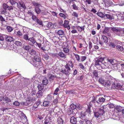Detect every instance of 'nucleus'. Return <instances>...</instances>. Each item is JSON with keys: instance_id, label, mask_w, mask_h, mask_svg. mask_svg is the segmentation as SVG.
<instances>
[{"instance_id": "nucleus-1", "label": "nucleus", "mask_w": 124, "mask_h": 124, "mask_svg": "<svg viewBox=\"0 0 124 124\" xmlns=\"http://www.w3.org/2000/svg\"><path fill=\"white\" fill-rule=\"evenodd\" d=\"M112 82L113 85L112 86V88L114 89L116 88L118 90H124V86H122L120 83V82L118 80H116L115 78H113Z\"/></svg>"}, {"instance_id": "nucleus-2", "label": "nucleus", "mask_w": 124, "mask_h": 124, "mask_svg": "<svg viewBox=\"0 0 124 124\" xmlns=\"http://www.w3.org/2000/svg\"><path fill=\"white\" fill-rule=\"evenodd\" d=\"M3 8L0 9V13L1 14L5 15V16H8V13L7 10L10 11L13 9V7L12 6H9L7 4L4 3L2 5Z\"/></svg>"}, {"instance_id": "nucleus-3", "label": "nucleus", "mask_w": 124, "mask_h": 124, "mask_svg": "<svg viewBox=\"0 0 124 124\" xmlns=\"http://www.w3.org/2000/svg\"><path fill=\"white\" fill-rule=\"evenodd\" d=\"M94 116L96 118H99V119L98 120L99 122L100 123L103 121V119L102 118L101 116H102L103 114V112L101 111L99 109L98 111L94 112Z\"/></svg>"}, {"instance_id": "nucleus-4", "label": "nucleus", "mask_w": 124, "mask_h": 124, "mask_svg": "<svg viewBox=\"0 0 124 124\" xmlns=\"http://www.w3.org/2000/svg\"><path fill=\"white\" fill-rule=\"evenodd\" d=\"M31 64L34 67L38 68H41L43 66V64L42 62L32 61Z\"/></svg>"}, {"instance_id": "nucleus-5", "label": "nucleus", "mask_w": 124, "mask_h": 124, "mask_svg": "<svg viewBox=\"0 0 124 124\" xmlns=\"http://www.w3.org/2000/svg\"><path fill=\"white\" fill-rule=\"evenodd\" d=\"M48 77L49 81L51 82H52L54 80L58 79H59L60 78V77H57L54 74H49L48 75Z\"/></svg>"}, {"instance_id": "nucleus-6", "label": "nucleus", "mask_w": 124, "mask_h": 124, "mask_svg": "<svg viewBox=\"0 0 124 124\" xmlns=\"http://www.w3.org/2000/svg\"><path fill=\"white\" fill-rule=\"evenodd\" d=\"M89 118H86L84 119H81L79 121L78 124H90V121Z\"/></svg>"}, {"instance_id": "nucleus-7", "label": "nucleus", "mask_w": 124, "mask_h": 124, "mask_svg": "<svg viewBox=\"0 0 124 124\" xmlns=\"http://www.w3.org/2000/svg\"><path fill=\"white\" fill-rule=\"evenodd\" d=\"M113 78L111 79L110 80H108L106 82L105 85V86L108 89H109L112 88V86L113 85V83L111 81H112Z\"/></svg>"}, {"instance_id": "nucleus-8", "label": "nucleus", "mask_w": 124, "mask_h": 124, "mask_svg": "<svg viewBox=\"0 0 124 124\" xmlns=\"http://www.w3.org/2000/svg\"><path fill=\"white\" fill-rule=\"evenodd\" d=\"M108 40V38L107 37L104 36H102L101 39L99 40V44L101 45H102L104 43H106L107 42Z\"/></svg>"}, {"instance_id": "nucleus-9", "label": "nucleus", "mask_w": 124, "mask_h": 124, "mask_svg": "<svg viewBox=\"0 0 124 124\" xmlns=\"http://www.w3.org/2000/svg\"><path fill=\"white\" fill-rule=\"evenodd\" d=\"M107 64L105 63H101L98 66H96V67L97 69L101 70V69H105L107 68L108 67L107 66Z\"/></svg>"}, {"instance_id": "nucleus-10", "label": "nucleus", "mask_w": 124, "mask_h": 124, "mask_svg": "<svg viewBox=\"0 0 124 124\" xmlns=\"http://www.w3.org/2000/svg\"><path fill=\"white\" fill-rule=\"evenodd\" d=\"M104 58L100 57L98 58L97 60L95 61V66H99L101 63H102L104 60Z\"/></svg>"}, {"instance_id": "nucleus-11", "label": "nucleus", "mask_w": 124, "mask_h": 124, "mask_svg": "<svg viewBox=\"0 0 124 124\" xmlns=\"http://www.w3.org/2000/svg\"><path fill=\"white\" fill-rule=\"evenodd\" d=\"M38 46L39 48H41V49L43 50L46 51L48 50L49 49V47H47V46H43V43H42L41 44V43H36Z\"/></svg>"}, {"instance_id": "nucleus-12", "label": "nucleus", "mask_w": 124, "mask_h": 124, "mask_svg": "<svg viewBox=\"0 0 124 124\" xmlns=\"http://www.w3.org/2000/svg\"><path fill=\"white\" fill-rule=\"evenodd\" d=\"M52 117L47 116L45 118V121L43 124H51L52 123Z\"/></svg>"}, {"instance_id": "nucleus-13", "label": "nucleus", "mask_w": 124, "mask_h": 124, "mask_svg": "<svg viewBox=\"0 0 124 124\" xmlns=\"http://www.w3.org/2000/svg\"><path fill=\"white\" fill-rule=\"evenodd\" d=\"M65 67L63 68L61 70V72L66 75H68L69 73V71L71 70V69L68 67L65 66Z\"/></svg>"}, {"instance_id": "nucleus-14", "label": "nucleus", "mask_w": 124, "mask_h": 124, "mask_svg": "<svg viewBox=\"0 0 124 124\" xmlns=\"http://www.w3.org/2000/svg\"><path fill=\"white\" fill-rule=\"evenodd\" d=\"M69 21L68 20H65L63 24L64 27L67 28L68 30H69L70 28V25L69 24Z\"/></svg>"}, {"instance_id": "nucleus-15", "label": "nucleus", "mask_w": 124, "mask_h": 124, "mask_svg": "<svg viewBox=\"0 0 124 124\" xmlns=\"http://www.w3.org/2000/svg\"><path fill=\"white\" fill-rule=\"evenodd\" d=\"M41 57L38 55H35L34 56L32 60V61H37V62H42L41 61Z\"/></svg>"}, {"instance_id": "nucleus-16", "label": "nucleus", "mask_w": 124, "mask_h": 124, "mask_svg": "<svg viewBox=\"0 0 124 124\" xmlns=\"http://www.w3.org/2000/svg\"><path fill=\"white\" fill-rule=\"evenodd\" d=\"M66 67L69 68H72L74 66V65L72 62L71 61H68L66 65H65Z\"/></svg>"}, {"instance_id": "nucleus-17", "label": "nucleus", "mask_w": 124, "mask_h": 124, "mask_svg": "<svg viewBox=\"0 0 124 124\" xmlns=\"http://www.w3.org/2000/svg\"><path fill=\"white\" fill-rule=\"evenodd\" d=\"M107 81L110 80L111 79L114 78L112 77L109 75V74L106 73L104 75L103 77Z\"/></svg>"}, {"instance_id": "nucleus-18", "label": "nucleus", "mask_w": 124, "mask_h": 124, "mask_svg": "<svg viewBox=\"0 0 124 124\" xmlns=\"http://www.w3.org/2000/svg\"><path fill=\"white\" fill-rule=\"evenodd\" d=\"M36 100V98L35 97L31 96L28 97L27 99V101L30 102H34Z\"/></svg>"}, {"instance_id": "nucleus-19", "label": "nucleus", "mask_w": 124, "mask_h": 124, "mask_svg": "<svg viewBox=\"0 0 124 124\" xmlns=\"http://www.w3.org/2000/svg\"><path fill=\"white\" fill-rule=\"evenodd\" d=\"M98 72L96 70H94L92 72L93 77H94L95 78H98L99 76H98Z\"/></svg>"}, {"instance_id": "nucleus-20", "label": "nucleus", "mask_w": 124, "mask_h": 124, "mask_svg": "<svg viewBox=\"0 0 124 124\" xmlns=\"http://www.w3.org/2000/svg\"><path fill=\"white\" fill-rule=\"evenodd\" d=\"M43 93L41 90H39L36 93V96L37 97L39 98H41L43 96Z\"/></svg>"}, {"instance_id": "nucleus-21", "label": "nucleus", "mask_w": 124, "mask_h": 124, "mask_svg": "<svg viewBox=\"0 0 124 124\" xmlns=\"http://www.w3.org/2000/svg\"><path fill=\"white\" fill-rule=\"evenodd\" d=\"M71 123L73 124H76L77 123V119L74 116L72 117L70 119Z\"/></svg>"}, {"instance_id": "nucleus-22", "label": "nucleus", "mask_w": 124, "mask_h": 124, "mask_svg": "<svg viewBox=\"0 0 124 124\" xmlns=\"http://www.w3.org/2000/svg\"><path fill=\"white\" fill-rule=\"evenodd\" d=\"M23 48L27 51H29L31 48V46L29 45H26L25 44H23Z\"/></svg>"}, {"instance_id": "nucleus-23", "label": "nucleus", "mask_w": 124, "mask_h": 124, "mask_svg": "<svg viewBox=\"0 0 124 124\" xmlns=\"http://www.w3.org/2000/svg\"><path fill=\"white\" fill-rule=\"evenodd\" d=\"M114 109L116 112H120L122 111V108L121 106H117Z\"/></svg>"}, {"instance_id": "nucleus-24", "label": "nucleus", "mask_w": 124, "mask_h": 124, "mask_svg": "<svg viewBox=\"0 0 124 124\" xmlns=\"http://www.w3.org/2000/svg\"><path fill=\"white\" fill-rule=\"evenodd\" d=\"M86 115V113L85 112L82 111L81 113V116L80 117L81 119H84L86 118H87V117H85Z\"/></svg>"}, {"instance_id": "nucleus-25", "label": "nucleus", "mask_w": 124, "mask_h": 124, "mask_svg": "<svg viewBox=\"0 0 124 124\" xmlns=\"http://www.w3.org/2000/svg\"><path fill=\"white\" fill-rule=\"evenodd\" d=\"M6 40L8 42H11L14 40V39L10 36H7L6 37Z\"/></svg>"}, {"instance_id": "nucleus-26", "label": "nucleus", "mask_w": 124, "mask_h": 124, "mask_svg": "<svg viewBox=\"0 0 124 124\" xmlns=\"http://www.w3.org/2000/svg\"><path fill=\"white\" fill-rule=\"evenodd\" d=\"M121 29L120 28H117L113 27L112 28L111 30L114 32H117L118 33L119 32L120 33V31H121Z\"/></svg>"}, {"instance_id": "nucleus-27", "label": "nucleus", "mask_w": 124, "mask_h": 124, "mask_svg": "<svg viewBox=\"0 0 124 124\" xmlns=\"http://www.w3.org/2000/svg\"><path fill=\"white\" fill-rule=\"evenodd\" d=\"M105 100V99L103 97H100L98 99V101H96V102L98 103H100L101 102H104Z\"/></svg>"}, {"instance_id": "nucleus-28", "label": "nucleus", "mask_w": 124, "mask_h": 124, "mask_svg": "<svg viewBox=\"0 0 124 124\" xmlns=\"http://www.w3.org/2000/svg\"><path fill=\"white\" fill-rule=\"evenodd\" d=\"M29 52L31 55H35L36 54V52L33 49H30L29 51Z\"/></svg>"}, {"instance_id": "nucleus-29", "label": "nucleus", "mask_w": 124, "mask_h": 124, "mask_svg": "<svg viewBox=\"0 0 124 124\" xmlns=\"http://www.w3.org/2000/svg\"><path fill=\"white\" fill-rule=\"evenodd\" d=\"M58 55L60 57L62 58H66V54L62 52H60L58 54Z\"/></svg>"}, {"instance_id": "nucleus-30", "label": "nucleus", "mask_w": 124, "mask_h": 124, "mask_svg": "<svg viewBox=\"0 0 124 124\" xmlns=\"http://www.w3.org/2000/svg\"><path fill=\"white\" fill-rule=\"evenodd\" d=\"M42 83L44 85H46L48 83V80L46 78H43L42 80Z\"/></svg>"}, {"instance_id": "nucleus-31", "label": "nucleus", "mask_w": 124, "mask_h": 124, "mask_svg": "<svg viewBox=\"0 0 124 124\" xmlns=\"http://www.w3.org/2000/svg\"><path fill=\"white\" fill-rule=\"evenodd\" d=\"M57 122L58 124H63L64 121L62 118L59 117L57 119Z\"/></svg>"}, {"instance_id": "nucleus-32", "label": "nucleus", "mask_w": 124, "mask_h": 124, "mask_svg": "<svg viewBox=\"0 0 124 124\" xmlns=\"http://www.w3.org/2000/svg\"><path fill=\"white\" fill-rule=\"evenodd\" d=\"M106 105H104L100 108L99 109L104 113L105 112V110L106 109Z\"/></svg>"}, {"instance_id": "nucleus-33", "label": "nucleus", "mask_w": 124, "mask_h": 124, "mask_svg": "<svg viewBox=\"0 0 124 124\" xmlns=\"http://www.w3.org/2000/svg\"><path fill=\"white\" fill-rule=\"evenodd\" d=\"M50 103L49 101H44L43 103V105L45 107H48L50 105Z\"/></svg>"}, {"instance_id": "nucleus-34", "label": "nucleus", "mask_w": 124, "mask_h": 124, "mask_svg": "<svg viewBox=\"0 0 124 124\" xmlns=\"http://www.w3.org/2000/svg\"><path fill=\"white\" fill-rule=\"evenodd\" d=\"M47 26L50 29H52L53 28L54 26L53 24L51 23H48L47 24Z\"/></svg>"}, {"instance_id": "nucleus-35", "label": "nucleus", "mask_w": 124, "mask_h": 124, "mask_svg": "<svg viewBox=\"0 0 124 124\" xmlns=\"http://www.w3.org/2000/svg\"><path fill=\"white\" fill-rule=\"evenodd\" d=\"M97 14V15L100 16V17L102 18H105V15L103 14L102 13V12H98Z\"/></svg>"}, {"instance_id": "nucleus-36", "label": "nucleus", "mask_w": 124, "mask_h": 124, "mask_svg": "<svg viewBox=\"0 0 124 124\" xmlns=\"http://www.w3.org/2000/svg\"><path fill=\"white\" fill-rule=\"evenodd\" d=\"M72 15L74 17L76 18L77 19H78V13L76 12L75 11L73 12L72 14Z\"/></svg>"}, {"instance_id": "nucleus-37", "label": "nucleus", "mask_w": 124, "mask_h": 124, "mask_svg": "<svg viewBox=\"0 0 124 124\" xmlns=\"http://www.w3.org/2000/svg\"><path fill=\"white\" fill-rule=\"evenodd\" d=\"M19 3L21 7L24 9H25L26 8V7L23 1H19Z\"/></svg>"}, {"instance_id": "nucleus-38", "label": "nucleus", "mask_w": 124, "mask_h": 124, "mask_svg": "<svg viewBox=\"0 0 124 124\" xmlns=\"http://www.w3.org/2000/svg\"><path fill=\"white\" fill-rule=\"evenodd\" d=\"M35 11L38 14H39L41 12V10L39 7H36L35 8Z\"/></svg>"}, {"instance_id": "nucleus-39", "label": "nucleus", "mask_w": 124, "mask_h": 124, "mask_svg": "<svg viewBox=\"0 0 124 124\" xmlns=\"http://www.w3.org/2000/svg\"><path fill=\"white\" fill-rule=\"evenodd\" d=\"M69 48L66 47H64L63 49V51L65 53H69Z\"/></svg>"}, {"instance_id": "nucleus-40", "label": "nucleus", "mask_w": 124, "mask_h": 124, "mask_svg": "<svg viewBox=\"0 0 124 124\" xmlns=\"http://www.w3.org/2000/svg\"><path fill=\"white\" fill-rule=\"evenodd\" d=\"M53 98V96L51 94H49L47 95L46 98L47 100L50 101L52 100Z\"/></svg>"}, {"instance_id": "nucleus-41", "label": "nucleus", "mask_w": 124, "mask_h": 124, "mask_svg": "<svg viewBox=\"0 0 124 124\" xmlns=\"http://www.w3.org/2000/svg\"><path fill=\"white\" fill-rule=\"evenodd\" d=\"M37 87L39 90H41V91L44 88V86L42 84L38 85Z\"/></svg>"}, {"instance_id": "nucleus-42", "label": "nucleus", "mask_w": 124, "mask_h": 124, "mask_svg": "<svg viewBox=\"0 0 124 124\" xmlns=\"http://www.w3.org/2000/svg\"><path fill=\"white\" fill-rule=\"evenodd\" d=\"M28 41H30L33 44H34L36 42L35 39L33 37L29 39Z\"/></svg>"}, {"instance_id": "nucleus-43", "label": "nucleus", "mask_w": 124, "mask_h": 124, "mask_svg": "<svg viewBox=\"0 0 124 124\" xmlns=\"http://www.w3.org/2000/svg\"><path fill=\"white\" fill-rule=\"evenodd\" d=\"M109 45L110 46L112 47L113 48H115V45L114 42L112 40H110L109 41Z\"/></svg>"}, {"instance_id": "nucleus-44", "label": "nucleus", "mask_w": 124, "mask_h": 124, "mask_svg": "<svg viewBox=\"0 0 124 124\" xmlns=\"http://www.w3.org/2000/svg\"><path fill=\"white\" fill-rule=\"evenodd\" d=\"M117 49L120 51H122L124 50V48L122 46L120 45H118L116 46Z\"/></svg>"}, {"instance_id": "nucleus-45", "label": "nucleus", "mask_w": 124, "mask_h": 124, "mask_svg": "<svg viewBox=\"0 0 124 124\" xmlns=\"http://www.w3.org/2000/svg\"><path fill=\"white\" fill-rule=\"evenodd\" d=\"M73 112V110L69 108H68L67 112L69 115H70Z\"/></svg>"}, {"instance_id": "nucleus-46", "label": "nucleus", "mask_w": 124, "mask_h": 124, "mask_svg": "<svg viewBox=\"0 0 124 124\" xmlns=\"http://www.w3.org/2000/svg\"><path fill=\"white\" fill-rule=\"evenodd\" d=\"M58 34L59 35H62L64 34V31L62 30H59L58 31Z\"/></svg>"}, {"instance_id": "nucleus-47", "label": "nucleus", "mask_w": 124, "mask_h": 124, "mask_svg": "<svg viewBox=\"0 0 124 124\" xmlns=\"http://www.w3.org/2000/svg\"><path fill=\"white\" fill-rule=\"evenodd\" d=\"M86 112L89 114L91 113V106L90 105L88 106V108L86 110Z\"/></svg>"}, {"instance_id": "nucleus-48", "label": "nucleus", "mask_w": 124, "mask_h": 124, "mask_svg": "<svg viewBox=\"0 0 124 124\" xmlns=\"http://www.w3.org/2000/svg\"><path fill=\"white\" fill-rule=\"evenodd\" d=\"M73 54L74 55L77 61H79L80 60L79 56L78 54H76L74 53Z\"/></svg>"}, {"instance_id": "nucleus-49", "label": "nucleus", "mask_w": 124, "mask_h": 124, "mask_svg": "<svg viewBox=\"0 0 124 124\" xmlns=\"http://www.w3.org/2000/svg\"><path fill=\"white\" fill-rule=\"evenodd\" d=\"M70 108L73 110L74 109L76 108V105L73 103L71 104L70 105Z\"/></svg>"}, {"instance_id": "nucleus-50", "label": "nucleus", "mask_w": 124, "mask_h": 124, "mask_svg": "<svg viewBox=\"0 0 124 124\" xmlns=\"http://www.w3.org/2000/svg\"><path fill=\"white\" fill-rule=\"evenodd\" d=\"M105 17L106 16V18L110 19H112V16L109 14H105Z\"/></svg>"}, {"instance_id": "nucleus-51", "label": "nucleus", "mask_w": 124, "mask_h": 124, "mask_svg": "<svg viewBox=\"0 0 124 124\" xmlns=\"http://www.w3.org/2000/svg\"><path fill=\"white\" fill-rule=\"evenodd\" d=\"M73 8L76 10H78V7L75 4H73L72 6Z\"/></svg>"}, {"instance_id": "nucleus-52", "label": "nucleus", "mask_w": 124, "mask_h": 124, "mask_svg": "<svg viewBox=\"0 0 124 124\" xmlns=\"http://www.w3.org/2000/svg\"><path fill=\"white\" fill-rule=\"evenodd\" d=\"M4 100L6 101L7 102H11L10 99L7 97H6L4 98Z\"/></svg>"}, {"instance_id": "nucleus-53", "label": "nucleus", "mask_w": 124, "mask_h": 124, "mask_svg": "<svg viewBox=\"0 0 124 124\" xmlns=\"http://www.w3.org/2000/svg\"><path fill=\"white\" fill-rule=\"evenodd\" d=\"M21 118L22 119H24V120L25 121H27V117L26 116L25 114H23L21 116Z\"/></svg>"}, {"instance_id": "nucleus-54", "label": "nucleus", "mask_w": 124, "mask_h": 124, "mask_svg": "<svg viewBox=\"0 0 124 124\" xmlns=\"http://www.w3.org/2000/svg\"><path fill=\"white\" fill-rule=\"evenodd\" d=\"M15 44L18 46H20L22 45V44L20 41H16Z\"/></svg>"}, {"instance_id": "nucleus-55", "label": "nucleus", "mask_w": 124, "mask_h": 124, "mask_svg": "<svg viewBox=\"0 0 124 124\" xmlns=\"http://www.w3.org/2000/svg\"><path fill=\"white\" fill-rule=\"evenodd\" d=\"M59 39V38H58L56 37H53V42L54 43H56L57 42L58 43V42L59 41H57V40Z\"/></svg>"}, {"instance_id": "nucleus-56", "label": "nucleus", "mask_w": 124, "mask_h": 124, "mask_svg": "<svg viewBox=\"0 0 124 124\" xmlns=\"http://www.w3.org/2000/svg\"><path fill=\"white\" fill-rule=\"evenodd\" d=\"M37 24H39L40 25H42V21L40 20H39L38 19L35 22Z\"/></svg>"}, {"instance_id": "nucleus-57", "label": "nucleus", "mask_w": 124, "mask_h": 124, "mask_svg": "<svg viewBox=\"0 0 124 124\" xmlns=\"http://www.w3.org/2000/svg\"><path fill=\"white\" fill-rule=\"evenodd\" d=\"M59 15L61 17L63 18L64 19H65L67 17L63 13H60Z\"/></svg>"}, {"instance_id": "nucleus-58", "label": "nucleus", "mask_w": 124, "mask_h": 124, "mask_svg": "<svg viewBox=\"0 0 124 124\" xmlns=\"http://www.w3.org/2000/svg\"><path fill=\"white\" fill-rule=\"evenodd\" d=\"M7 29L8 32H11L13 30V28L10 26H8L7 27Z\"/></svg>"}, {"instance_id": "nucleus-59", "label": "nucleus", "mask_w": 124, "mask_h": 124, "mask_svg": "<svg viewBox=\"0 0 124 124\" xmlns=\"http://www.w3.org/2000/svg\"><path fill=\"white\" fill-rule=\"evenodd\" d=\"M53 102L54 105H56L58 103V102L57 97L56 99H54Z\"/></svg>"}, {"instance_id": "nucleus-60", "label": "nucleus", "mask_w": 124, "mask_h": 124, "mask_svg": "<svg viewBox=\"0 0 124 124\" xmlns=\"http://www.w3.org/2000/svg\"><path fill=\"white\" fill-rule=\"evenodd\" d=\"M43 57L45 60H47L49 59V57L48 54H46L43 55Z\"/></svg>"}, {"instance_id": "nucleus-61", "label": "nucleus", "mask_w": 124, "mask_h": 124, "mask_svg": "<svg viewBox=\"0 0 124 124\" xmlns=\"http://www.w3.org/2000/svg\"><path fill=\"white\" fill-rule=\"evenodd\" d=\"M59 90V88H57L55 90L53 94L54 95H57L58 94V92Z\"/></svg>"}, {"instance_id": "nucleus-62", "label": "nucleus", "mask_w": 124, "mask_h": 124, "mask_svg": "<svg viewBox=\"0 0 124 124\" xmlns=\"http://www.w3.org/2000/svg\"><path fill=\"white\" fill-rule=\"evenodd\" d=\"M108 105L110 108H115V106L113 104L110 103L108 104Z\"/></svg>"}, {"instance_id": "nucleus-63", "label": "nucleus", "mask_w": 124, "mask_h": 124, "mask_svg": "<svg viewBox=\"0 0 124 124\" xmlns=\"http://www.w3.org/2000/svg\"><path fill=\"white\" fill-rule=\"evenodd\" d=\"M31 18L35 22H36L38 19L37 17L35 15H33L32 16V17Z\"/></svg>"}, {"instance_id": "nucleus-64", "label": "nucleus", "mask_w": 124, "mask_h": 124, "mask_svg": "<svg viewBox=\"0 0 124 124\" xmlns=\"http://www.w3.org/2000/svg\"><path fill=\"white\" fill-rule=\"evenodd\" d=\"M9 1L12 5H15L16 3V1L14 0H9Z\"/></svg>"}]
</instances>
